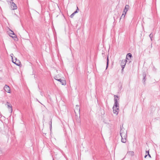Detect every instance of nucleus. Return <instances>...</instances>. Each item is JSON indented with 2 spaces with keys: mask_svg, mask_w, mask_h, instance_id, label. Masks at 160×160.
Wrapping results in <instances>:
<instances>
[{
  "mask_svg": "<svg viewBox=\"0 0 160 160\" xmlns=\"http://www.w3.org/2000/svg\"><path fill=\"white\" fill-rule=\"evenodd\" d=\"M122 137V139H121V141L123 143H125L126 141V137H124L123 136L121 137Z\"/></svg>",
  "mask_w": 160,
  "mask_h": 160,
  "instance_id": "14",
  "label": "nucleus"
},
{
  "mask_svg": "<svg viewBox=\"0 0 160 160\" xmlns=\"http://www.w3.org/2000/svg\"><path fill=\"white\" fill-rule=\"evenodd\" d=\"M6 103H7V106L8 105H11V104L10 103L8 102H7Z\"/></svg>",
  "mask_w": 160,
  "mask_h": 160,
  "instance_id": "21",
  "label": "nucleus"
},
{
  "mask_svg": "<svg viewBox=\"0 0 160 160\" xmlns=\"http://www.w3.org/2000/svg\"><path fill=\"white\" fill-rule=\"evenodd\" d=\"M145 77H144V78H143V81L144 82H145V81L146 80V79H145Z\"/></svg>",
  "mask_w": 160,
  "mask_h": 160,
  "instance_id": "22",
  "label": "nucleus"
},
{
  "mask_svg": "<svg viewBox=\"0 0 160 160\" xmlns=\"http://www.w3.org/2000/svg\"><path fill=\"white\" fill-rule=\"evenodd\" d=\"M13 0H11V1H12Z\"/></svg>",
  "mask_w": 160,
  "mask_h": 160,
  "instance_id": "27",
  "label": "nucleus"
},
{
  "mask_svg": "<svg viewBox=\"0 0 160 160\" xmlns=\"http://www.w3.org/2000/svg\"><path fill=\"white\" fill-rule=\"evenodd\" d=\"M148 152H149V151H146V154H148Z\"/></svg>",
  "mask_w": 160,
  "mask_h": 160,
  "instance_id": "23",
  "label": "nucleus"
},
{
  "mask_svg": "<svg viewBox=\"0 0 160 160\" xmlns=\"http://www.w3.org/2000/svg\"><path fill=\"white\" fill-rule=\"evenodd\" d=\"M134 155V152L133 151L128 152L126 155V156L131 157L133 156Z\"/></svg>",
  "mask_w": 160,
  "mask_h": 160,
  "instance_id": "7",
  "label": "nucleus"
},
{
  "mask_svg": "<svg viewBox=\"0 0 160 160\" xmlns=\"http://www.w3.org/2000/svg\"><path fill=\"white\" fill-rule=\"evenodd\" d=\"M58 81H59L62 85H65L66 84V82L65 80L61 79L60 78L58 79Z\"/></svg>",
  "mask_w": 160,
  "mask_h": 160,
  "instance_id": "9",
  "label": "nucleus"
},
{
  "mask_svg": "<svg viewBox=\"0 0 160 160\" xmlns=\"http://www.w3.org/2000/svg\"><path fill=\"white\" fill-rule=\"evenodd\" d=\"M79 10V9L78 8V7H77V9L74 12H73L70 16V17L72 18L73 17V16H74V15H75V14L77 13L78 12V11Z\"/></svg>",
  "mask_w": 160,
  "mask_h": 160,
  "instance_id": "11",
  "label": "nucleus"
},
{
  "mask_svg": "<svg viewBox=\"0 0 160 160\" xmlns=\"http://www.w3.org/2000/svg\"><path fill=\"white\" fill-rule=\"evenodd\" d=\"M15 61L13 60V61H12V62L17 65L19 66L20 64V62L19 60H17V58H15Z\"/></svg>",
  "mask_w": 160,
  "mask_h": 160,
  "instance_id": "6",
  "label": "nucleus"
},
{
  "mask_svg": "<svg viewBox=\"0 0 160 160\" xmlns=\"http://www.w3.org/2000/svg\"><path fill=\"white\" fill-rule=\"evenodd\" d=\"M60 78V77H59L58 75L55 76L54 77V79L58 81V79H59Z\"/></svg>",
  "mask_w": 160,
  "mask_h": 160,
  "instance_id": "17",
  "label": "nucleus"
},
{
  "mask_svg": "<svg viewBox=\"0 0 160 160\" xmlns=\"http://www.w3.org/2000/svg\"><path fill=\"white\" fill-rule=\"evenodd\" d=\"M129 8V6L128 5H127L125 6L123 13L121 16L120 19H124L125 17V15Z\"/></svg>",
  "mask_w": 160,
  "mask_h": 160,
  "instance_id": "2",
  "label": "nucleus"
},
{
  "mask_svg": "<svg viewBox=\"0 0 160 160\" xmlns=\"http://www.w3.org/2000/svg\"><path fill=\"white\" fill-rule=\"evenodd\" d=\"M9 110V111L11 113L12 112V106L11 105H8L7 106Z\"/></svg>",
  "mask_w": 160,
  "mask_h": 160,
  "instance_id": "13",
  "label": "nucleus"
},
{
  "mask_svg": "<svg viewBox=\"0 0 160 160\" xmlns=\"http://www.w3.org/2000/svg\"><path fill=\"white\" fill-rule=\"evenodd\" d=\"M10 56L11 57V58H12V61H13V54L12 53H11V54H10Z\"/></svg>",
  "mask_w": 160,
  "mask_h": 160,
  "instance_id": "19",
  "label": "nucleus"
},
{
  "mask_svg": "<svg viewBox=\"0 0 160 160\" xmlns=\"http://www.w3.org/2000/svg\"><path fill=\"white\" fill-rule=\"evenodd\" d=\"M114 103L112 108L113 112L114 114L117 115L119 112V104L118 102L117 99L116 98H118V97L116 95L114 96Z\"/></svg>",
  "mask_w": 160,
  "mask_h": 160,
  "instance_id": "1",
  "label": "nucleus"
},
{
  "mask_svg": "<svg viewBox=\"0 0 160 160\" xmlns=\"http://www.w3.org/2000/svg\"><path fill=\"white\" fill-rule=\"evenodd\" d=\"M147 156H148V155H146L145 156L144 158H146V157Z\"/></svg>",
  "mask_w": 160,
  "mask_h": 160,
  "instance_id": "25",
  "label": "nucleus"
},
{
  "mask_svg": "<svg viewBox=\"0 0 160 160\" xmlns=\"http://www.w3.org/2000/svg\"><path fill=\"white\" fill-rule=\"evenodd\" d=\"M150 158H151L150 154H149V152H148V154L147 155Z\"/></svg>",
  "mask_w": 160,
  "mask_h": 160,
  "instance_id": "24",
  "label": "nucleus"
},
{
  "mask_svg": "<svg viewBox=\"0 0 160 160\" xmlns=\"http://www.w3.org/2000/svg\"><path fill=\"white\" fill-rule=\"evenodd\" d=\"M10 31L11 32H9V34H10L9 36H10L12 37V38L15 37V36L13 37L11 35H15V34H14V32L12 31L11 30H10Z\"/></svg>",
  "mask_w": 160,
  "mask_h": 160,
  "instance_id": "15",
  "label": "nucleus"
},
{
  "mask_svg": "<svg viewBox=\"0 0 160 160\" xmlns=\"http://www.w3.org/2000/svg\"><path fill=\"white\" fill-rule=\"evenodd\" d=\"M153 34L152 33H151L150 35H149V37L150 38L151 40L152 41V38L153 37Z\"/></svg>",
  "mask_w": 160,
  "mask_h": 160,
  "instance_id": "16",
  "label": "nucleus"
},
{
  "mask_svg": "<svg viewBox=\"0 0 160 160\" xmlns=\"http://www.w3.org/2000/svg\"><path fill=\"white\" fill-rule=\"evenodd\" d=\"M132 55L130 53H128L127 55L126 59L127 60H129V58H131L132 57Z\"/></svg>",
  "mask_w": 160,
  "mask_h": 160,
  "instance_id": "12",
  "label": "nucleus"
},
{
  "mask_svg": "<svg viewBox=\"0 0 160 160\" xmlns=\"http://www.w3.org/2000/svg\"><path fill=\"white\" fill-rule=\"evenodd\" d=\"M11 3V8L12 10H16L17 8V6L16 4L13 2H12Z\"/></svg>",
  "mask_w": 160,
  "mask_h": 160,
  "instance_id": "5",
  "label": "nucleus"
},
{
  "mask_svg": "<svg viewBox=\"0 0 160 160\" xmlns=\"http://www.w3.org/2000/svg\"><path fill=\"white\" fill-rule=\"evenodd\" d=\"M127 60H122L121 61V65L122 68V70L124 68L125 66Z\"/></svg>",
  "mask_w": 160,
  "mask_h": 160,
  "instance_id": "4",
  "label": "nucleus"
},
{
  "mask_svg": "<svg viewBox=\"0 0 160 160\" xmlns=\"http://www.w3.org/2000/svg\"><path fill=\"white\" fill-rule=\"evenodd\" d=\"M127 131L125 129L121 128L120 131L121 137L123 136L124 137H127Z\"/></svg>",
  "mask_w": 160,
  "mask_h": 160,
  "instance_id": "3",
  "label": "nucleus"
},
{
  "mask_svg": "<svg viewBox=\"0 0 160 160\" xmlns=\"http://www.w3.org/2000/svg\"><path fill=\"white\" fill-rule=\"evenodd\" d=\"M74 111L75 113H76V112H78L80 113V108L78 105H76Z\"/></svg>",
  "mask_w": 160,
  "mask_h": 160,
  "instance_id": "10",
  "label": "nucleus"
},
{
  "mask_svg": "<svg viewBox=\"0 0 160 160\" xmlns=\"http://www.w3.org/2000/svg\"><path fill=\"white\" fill-rule=\"evenodd\" d=\"M152 44L151 45V47L152 48Z\"/></svg>",
  "mask_w": 160,
  "mask_h": 160,
  "instance_id": "26",
  "label": "nucleus"
},
{
  "mask_svg": "<svg viewBox=\"0 0 160 160\" xmlns=\"http://www.w3.org/2000/svg\"><path fill=\"white\" fill-rule=\"evenodd\" d=\"M4 90L6 92H8L10 93V88L9 86L7 85H6L4 88Z\"/></svg>",
  "mask_w": 160,
  "mask_h": 160,
  "instance_id": "8",
  "label": "nucleus"
},
{
  "mask_svg": "<svg viewBox=\"0 0 160 160\" xmlns=\"http://www.w3.org/2000/svg\"><path fill=\"white\" fill-rule=\"evenodd\" d=\"M49 124L50 125V128L51 129L52 128V122H51V121L49 122Z\"/></svg>",
  "mask_w": 160,
  "mask_h": 160,
  "instance_id": "20",
  "label": "nucleus"
},
{
  "mask_svg": "<svg viewBox=\"0 0 160 160\" xmlns=\"http://www.w3.org/2000/svg\"><path fill=\"white\" fill-rule=\"evenodd\" d=\"M107 66H106V69H107L108 67V62H109V60H108V57L107 58Z\"/></svg>",
  "mask_w": 160,
  "mask_h": 160,
  "instance_id": "18",
  "label": "nucleus"
}]
</instances>
